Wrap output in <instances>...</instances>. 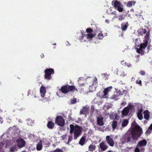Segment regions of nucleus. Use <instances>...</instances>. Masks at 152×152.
Listing matches in <instances>:
<instances>
[{
	"mask_svg": "<svg viewBox=\"0 0 152 152\" xmlns=\"http://www.w3.org/2000/svg\"><path fill=\"white\" fill-rule=\"evenodd\" d=\"M84 81V79L82 77H80L79 78L78 80V83L80 85V87H82L83 86H84L85 88L87 87L88 86L91 87V86H88V85H86L84 84L83 83Z\"/></svg>",
	"mask_w": 152,
	"mask_h": 152,
	"instance_id": "13",
	"label": "nucleus"
},
{
	"mask_svg": "<svg viewBox=\"0 0 152 152\" xmlns=\"http://www.w3.org/2000/svg\"><path fill=\"white\" fill-rule=\"evenodd\" d=\"M106 140L108 144L111 146H113L114 143L113 139L109 136H107L106 137Z\"/></svg>",
	"mask_w": 152,
	"mask_h": 152,
	"instance_id": "12",
	"label": "nucleus"
},
{
	"mask_svg": "<svg viewBox=\"0 0 152 152\" xmlns=\"http://www.w3.org/2000/svg\"><path fill=\"white\" fill-rule=\"evenodd\" d=\"M71 104H73L75 103L76 102V98H74L73 99H71L70 101Z\"/></svg>",
	"mask_w": 152,
	"mask_h": 152,
	"instance_id": "43",
	"label": "nucleus"
},
{
	"mask_svg": "<svg viewBox=\"0 0 152 152\" xmlns=\"http://www.w3.org/2000/svg\"><path fill=\"white\" fill-rule=\"evenodd\" d=\"M45 78L46 80H49L51 79V75L54 74V69L52 68H48L45 70Z\"/></svg>",
	"mask_w": 152,
	"mask_h": 152,
	"instance_id": "6",
	"label": "nucleus"
},
{
	"mask_svg": "<svg viewBox=\"0 0 152 152\" xmlns=\"http://www.w3.org/2000/svg\"><path fill=\"white\" fill-rule=\"evenodd\" d=\"M125 16L124 15H121L118 16V20L119 21L123 20L125 19Z\"/></svg>",
	"mask_w": 152,
	"mask_h": 152,
	"instance_id": "35",
	"label": "nucleus"
},
{
	"mask_svg": "<svg viewBox=\"0 0 152 152\" xmlns=\"http://www.w3.org/2000/svg\"><path fill=\"white\" fill-rule=\"evenodd\" d=\"M148 129L150 130H152V124L150 125Z\"/></svg>",
	"mask_w": 152,
	"mask_h": 152,
	"instance_id": "50",
	"label": "nucleus"
},
{
	"mask_svg": "<svg viewBox=\"0 0 152 152\" xmlns=\"http://www.w3.org/2000/svg\"><path fill=\"white\" fill-rule=\"evenodd\" d=\"M60 91L62 93L65 94L70 91L73 92L74 91H77V89L74 85L69 86L66 85L61 87Z\"/></svg>",
	"mask_w": 152,
	"mask_h": 152,
	"instance_id": "4",
	"label": "nucleus"
},
{
	"mask_svg": "<svg viewBox=\"0 0 152 152\" xmlns=\"http://www.w3.org/2000/svg\"><path fill=\"white\" fill-rule=\"evenodd\" d=\"M17 151L16 147L15 145L12 146L10 149V152H14Z\"/></svg>",
	"mask_w": 152,
	"mask_h": 152,
	"instance_id": "33",
	"label": "nucleus"
},
{
	"mask_svg": "<svg viewBox=\"0 0 152 152\" xmlns=\"http://www.w3.org/2000/svg\"><path fill=\"white\" fill-rule=\"evenodd\" d=\"M125 66H127L128 67H129L130 66H131V64L129 62H125Z\"/></svg>",
	"mask_w": 152,
	"mask_h": 152,
	"instance_id": "46",
	"label": "nucleus"
},
{
	"mask_svg": "<svg viewBox=\"0 0 152 152\" xmlns=\"http://www.w3.org/2000/svg\"><path fill=\"white\" fill-rule=\"evenodd\" d=\"M135 3V1H128L127 4V6L130 7L132 6V4L134 5Z\"/></svg>",
	"mask_w": 152,
	"mask_h": 152,
	"instance_id": "30",
	"label": "nucleus"
},
{
	"mask_svg": "<svg viewBox=\"0 0 152 152\" xmlns=\"http://www.w3.org/2000/svg\"><path fill=\"white\" fill-rule=\"evenodd\" d=\"M135 80V78L134 77H132V80Z\"/></svg>",
	"mask_w": 152,
	"mask_h": 152,
	"instance_id": "54",
	"label": "nucleus"
},
{
	"mask_svg": "<svg viewBox=\"0 0 152 152\" xmlns=\"http://www.w3.org/2000/svg\"><path fill=\"white\" fill-rule=\"evenodd\" d=\"M143 113L145 119L146 120H148L150 117V114L149 111L148 110H145L144 112Z\"/></svg>",
	"mask_w": 152,
	"mask_h": 152,
	"instance_id": "20",
	"label": "nucleus"
},
{
	"mask_svg": "<svg viewBox=\"0 0 152 152\" xmlns=\"http://www.w3.org/2000/svg\"><path fill=\"white\" fill-rule=\"evenodd\" d=\"M40 92L41 97H44L46 92V89L45 87L42 85L40 88Z\"/></svg>",
	"mask_w": 152,
	"mask_h": 152,
	"instance_id": "17",
	"label": "nucleus"
},
{
	"mask_svg": "<svg viewBox=\"0 0 152 152\" xmlns=\"http://www.w3.org/2000/svg\"><path fill=\"white\" fill-rule=\"evenodd\" d=\"M107 20H106V21H107Z\"/></svg>",
	"mask_w": 152,
	"mask_h": 152,
	"instance_id": "58",
	"label": "nucleus"
},
{
	"mask_svg": "<svg viewBox=\"0 0 152 152\" xmlns=\"http://www.w3.org/2000/svg\"><path fill=\"white\" fill-rule=\"evenodd\" d=\"M86 137L85 136H83L82 137L80 140L79 142V144L82 146L84 144L86 140Z\"/></svg>",
	"mask_w": 152,
	"mask_h": 152,
	"instance_id": "25",
	"label": "nucleus"
},
{
	"mask_svg": "<svg viewBox=\"0 0 152 152\" xmlns=\"http://www.w3.org/2000/svg\"><path fill=\"white\" fill-rule=\"evenodd\" d=\"M136 83L139 84L140 86H142V81L141 80H136Z\"/></svg>",
	"mask_w": 152,
	"mask_h": 152,
	"instance_id": "45",
	"label": "nucleus"
},
{
	"mask_svg": "<svg viewBox=\"0 0 152 152\" xmlns=\"http://www.w3.org/2000/svg\"><path fill=\"white\" fill-rule=\"evenodd\" d=\"M111 106V104H109V105H108L107 106V109H109L110 107Z\"/></svg>",
	"mask_w": 152,
	"mask_h": 152,
	"instance_id": "52",
	"label": "nucleus"
},
{
	"mask_svg": "<svg viewBox=\"0 0 152 152\" xmlns=\"http://www.w3.org/2000/svg\"><path fill=\"white\" fill-rule=\"evenodd\" d=\"M130 131L127 132L123 135L121 139V141L122 144L126 143H129L131 141L132 139L133 136Z\"/></svg>",
	"mask_w": 152,
	"mask_h": 152,
	"instance_id": "5",
	"label": "nucleus"
},
{
	"mask_svg": "<svg viewBox=\"0 0 152 152\" xmlns=\"http://www.w3.org/2000/svg\"><path fill=\"white\" fill-rule=\"evenodd\" d=\"M73 138L72 137V135H71V136H69L68 138V141L67 142V143H69V142H71Z\"/></svg>",
	"mask_w": 152,
	"mask_h": 152,
	"instance_id": "42",
	"label": "nucleus"
},
{
	"mask_svg": "<svg viewBox=\"0 0 152 152\" xmlns=\"http://www.w3.org/2000/svg\"><path fill=\"white\" fill-rule=\"evenodd\" d=\"M107 20H106V21H107Z\"/></svg>",
	"mask_w": 152,
	"mask_h": 152,
	"instance_id": "59",
	"label": "nucleus"
},
{
	"mask_svg": "<svg viewBox=\"0 0 152 152\" xmlns=\"http://www.w3.org/2000/svg\"><path fill=\"white\" fill-rule=\"evenodd\" d=\"M118 126L117 122L113 120L112 122V127L113 129H115Z\"/></svg>",
	"mask_w": 152,
	"mask_h": 152,
	"instance_id": "29",
	"label": "nucleus"
},
{
	"mask_svg": "<svg viewBox=\"0 0 152 152\" xmlns=\"http://www.w3.org/2000/svg\"><path fill=\"white\" fill-rule=\"evenodd\" d=\"M142 110L140 109L139 110L137 114V116L138 119L140 120H141L143 118L142 115Z\"/></svg>",
	"mask_w": 152,
	"mask_h": 152,
	"instance_id": "24",
	"label": "nucleus"
},
{
	"mask_svg": "<svg viewBox=\"0 0 152 152\" xmlns=\"http://www.w3.org/2000/svg\"><path fill=\"white\" fill-rule=\"evenodd\" d=\"M118 17H117V16H115L114 17V18H118Z\"/></svg>",
	"mask_w": 152,
	"mask_h": 152,
	"instance_id": "56",
	"label": "nucleus"
},
{
	"mask_svg": "<svg viewBox=\"0 0 152 152\" xmlns=\"http://www.w3.org/2000/svg\"><path fill=\"white\" fill-rule=\"evenodd\" d=\"M43 99L42 100L43 102H48L50 99V97L49 96H47L46 95H44V97H41Z\"/></svg>",
	"mask_w": 152,
	"mask_h": 152,
	"instance_id": "28",
	"label": "nucleus"
},
{
	"mask_svg": "<svg viewBox=\"0 0 152 152\" xmlns=\"http://www.w3.org/2000/svg\"><path fill=\"white\" fill-rule=\"evenodd\" d=\"M31 95L32 98H34L36 100L39 99V95L38 93H37L35 91L29 90L28 91L27 96Z\"/></svg>",
	"mask_w": 152,
	"mask_h": 152,
	"instance_id": "9",
	"label": "nucleus"
},
{
	"mask_svg": "<svg viewBox=\"0 0 152 152\" xmlns=\"http://www.w3.org/2000/svg\"><path fill=\"white\" fill-rule=\"evenodd\" d=\"M93 31V30L91 28H88L86 29V32L89 34L91 33Z\"/></svg>",
	"mask_w": 152,
	"mask_h": 152,
	"instance_id": "38",
	"label": "nucleus"
},
{
	"mask_svg": "<svg viewBox=\"0 0 152 152\" xmlns=\"http://www.w3.org/2000/svg\"><path fill=\"white\" fill-rule=\"evenodd\" d=\"M138 34L140 35H143V34H146L147 30L143 28H141L138 29Z\"/></svg>",
	"mask_w": 152,
	"mask_h": 152,
	"instance_id": "21",
	"label": "nucleus"
},
{
	"mask_svg": "<svg viewBox=\"0 0 152 152\" xmlns=\"http://www.w3.org/2000/svg\"><path fill=\"white\" fill-rule=\"evenodd\" d=\"M55 123L59 126H63L65 125V121L62 116L58 115L55 119Z\"/></svg>",
	"mask_w": 152,
	"mask_h": 152,
	"instance_id": "8",
	"label": "nucleus"
},
{
	"mask_svg": "<svg viewBox=\"0 0 152 152\" xmlns=\"http://www.w3.org/2000/svg\"><path fill=\"white\" fill-rule=\"evenodd\" d=\"M122 76H124V74H123V75H122Z\"/></svg>",
	"mask_w": 152,
	"mask_h": 152,
	"instance_id": "57",
	"label": "nucleus"
},
{
	"mask_svg": "<svg viewBox=\"0 0 152 152\" xmlns=\"http://www.w3.org/2000/svg\"><path fill=\"white\" fill-rule=\"evenodd\" d=\"M3 121L2 118L0 116V123L2 124L3 122Z\"/></svg>",
	"mask_w": 152,
	"mask_h": 152,
	"instance_id": "49",
	"label": "nucleus"
},
{
	"mask_svg": "<svg viewBox=\"0 0 152 152\" xmlns=\"http://www.w3.org/2000/svg\"><path fill=\"white\" fill-rule=\"evenodd\" d=\"M133 136L132 140L136 143V141L140 137L143 133L142 129L139 126L136 124L134 126L130 131Z\"/></svg>",
	"mask_w": 152,
	"mask_h": 152,
	"instance_id": "1",
	"label": "nucleus"
},
{
	"mask_svg": "<svg viewBox=\"0 0 152 152\" xmlns=\"http://www.w3.org/2000/svg\"><path fill=\"white\" fill-rule=\"evenodd\" d=\"M52 44L53 45H56V43H52Z\"/></svg>",
	"mask_w": 152,
	"mask_h": 152,
	"instance_id": "55",
	"label": "nucleus"
},
{
	"mask_svg": "<svg viewBox=\"0 0 152 152\" xmlns=\"http://www.w3.org/2000/svg\"><path fill=\"white\" fill-rule=\"evenodd\" d=\"M118 95H115V94H114L111 97V98L112 99H114L116 98V97H118Z\"/></svg>",
	"mask_w": 152,
	"mask_h": 152,
	"instance_id": "47",
	"label": "nucleus"
},
{
	"mask_svg": "<svg viewBox=\"0 0 152 152\" xmlns=\"http://www.w3.org/2000/svg\"><path fill=\"white\" fill-rule=\"evenodd\" d=\"M42 141L40 140L37 145L36 149L37 151H40L42 150Z\"/></svg>",
	"mask_w": 152,
	"mask_h": 152,
	"instance_id": "26",
	"label": "nucleus"
},
{
	"mask_svg": "<svg viewBox=\"0 0 152 152\" xmlns=\"http://www.w3.org/2000/svg\"><path fill=\"white\" fill-rule=\"evenodd\" d=\"M129 121L127 119H124L122 123V126L124 127L126 126L128 124Z\"/></svg>",
	"mask_w": 152,
	"mask_h": 152,
	"instance_id": "31",
	"label": "nucleus"
},
{
	"mask_svg": "<svg viewBox=\"0 0 152 152\" xmlns=\"http://www.w3.org/2000/svg\"><path fill=\"white\" fill-rule=\"evenodd\" d=\"M145 151V148H140L139 146H136L134 150V152H144Z\"/></svg>",
	"mask_w": 152,
	"mask_h": 152,
	"instance_id": "23",
	"label": "nucleus"
},
{
	"mask_svg": "<svg viewBox=\"0 0 152 152\" xmlns=\"http://www.w3.org/2000/svg\"><path fill=\"white\" fill-rule=\"evenodd\" d=\"M150 31L149 30L148 31H147V32H146V34L145 36V38L146 39V40H147L148 41L149 39V36L150 35Z\"/></svg>",
	"mask_w": 152,
	"mask_h": 152,
	"instance_id": "37",
	"label": "nucleus"
},
{
	"mask_svg": "<svg viewBox=\"0 0 152 152\" xmlns=\"http://www.w3.org/2000/svg\"><path fill=\"white\" fill-rule=\"evenodd\" d=\"M132 107V105H130L128 107H124L121 112L122 115L124 116L127 115L129 114L130 110Z\"/></svg>",
	"mask_w": 152,
	"mask_h": 152,
	"instance_id": "11",
	"label": "nucleus"
},
{
	"mask_svg": "<svg viewBox=\"0 0 152 152\" xmlns=\"http://www.w3.org/2000/svg\"><path fill=\"white\" fill-rule=\"evenodd\" d=\"M96 148V147L95 145H93L92 144H91L88 146V151L93 152Z\"/></svg>",
	"mask_w": 152,
	"mask_h": 152,
	"instance_id": "27",
	"label": "nucleus"
},
{
	"mask_svg": "<svg viewBox=\"0 0 152 152\" xmlns=\"http://www.w3.org/2000/svg\"><path fill=\"white\" fill-rule=\"evenodd\" d=\"M102 75H103L104 76L106 77L107 76H108L107 74L106 73H104L102 74Z\"/></svg>",
	"mask_w": 152,
	"mask_h": 152,
	"instance_id": "51",
	"label": "nucleus"
},
{
	"mask_svg": "<svg viewBox=\"0 0 152 152\" xmlns=\"http://www.w3.org/2000/svg\"><path fill=\"white\" fill-rule=\"evenodd\" d=\"M138 40V39H136L135 40V45L138 47L140 46L139 48H136L137 52L138 53L142 55H143L144 54L145 52L143 50L145 49L146 47L147 46L148 42L147 40L144 39L143 40V43H141L140 46V44H137V42Z\"/></svg>",
	"mask_w": 152,
	"mask_h": 152,
	"instance_id": "3",
	"label": "nucleus"
},
{
	"mask_svg": "<svg viewBox=\"0 0 152 152\" xmlns=\"http://www.w3.org/2000/svg\"><path fill=\"white\" fill-rule=\"evenodd\" d=\"M17 142L18 146L19 148H22L25 145L26 142L25 140L22 138L19 140Z\"/></svg>",
	"mask_w": 152,
	"mask_h": 152,
	"instance_id": "14",
	"label": "nucleus"
},
{
	"mask_svg": "<svg viewBox=\"0 0 152 152\" xmlns=\"http://www.w3.org/2000/svg\"><path fill=\"white\" fill-rule=\"evenodd\" d=\"M70 129V134L72 135L74 133V140H76L81 134L82 132L81 127L77 125L74 126L73 124H70L69 126Z\"/></svg>",
	"mask_w": 152,
	"mask_h": 152,
	"instance_id": "2",
	"label": "nucleus"
},
{
	"mask_svg": "<svg viewBox=\"0 0 152 152\" xmlns=\"http://www.w3.org/2000/svg\"><path fill=\"white\" fill-rule=\"evenodd\" d=\"M104 36L103 34L102 33H100L98 35V38L99 39H102L103 38Z\"/></svg>",
	"mask_w": 152,
	"mask_h": 152,
	"instance_id": "40",
	"label": "nucleus"
},
{
	"mask_svg": "<svg viewBox=\"0 0 152 152\" xmlns=\"http://www.w3.org/2000/svg\"><path fill=\"white\" fill-rule=\"evenodd\" d=\"M87 38L88 39H91L93 38L95 35L92 34H86Z\"/></svg>",
	"mask_w": 152,
	"mask_h": 152,
	"instance_id": "34",
	"label": "nucleus"
},
{
	"mask_svg": "<svg viewBox=\"0 0 152 152\" xmlns=\"http://www.w3.org/2000/svg\"><path fill=\"white\" fill-rule=\"evenodd\" d=\"M104 118L102 117H98L97 120V124L100 126H102L104 125Z\"/></svg>",
	"mask_w": 152,
	"mask_h": 152,
	"instance_id": "16",
	"label": "nucleus"
},
{
	"mask_svg": "<svg viewBox=\"0 0 152 152\" xmlns=\"http://www.w3.org/2000/svg\"><path fill=\"white\" fill-rule=\"evenodd\" d=\"M87 108L86 107H83V109L80 111V113L84 114L86 112Z\"/></svg>",
	"mask_w": 152,
	"mask_h": 152,
	"instance_id": "39",
	"label": "nucleus"
},
{
	"mask_svg": "<svg viewBox=\"0 0 152 152\" xmlns=\"http://www.w3.org/2000/svg\"><path fill=\"white\" fill-rule=\"evenodd\" d=\"M126 104V102H123L121 104V106H124Z\"/></svg>",
	"mask_w": 152,
	"mask_h": 152,
	"instance_id": "48",
	"label": "nucleus"
},
{
	"mask_svg": "<svg viewBox=\"0 0 152 152\" xmlns=\"http://www.w3.org/2000/svg\"><path fill=\"white\" fill-rule=\"evenodd\" d=\"M47 126L50 129H53L54 127L55 123L52 121H49L47 124Z\"/></svg>",
	"mask_w": 152,
	"mask_h": 152,
	"instance_id": "18",
	"label": "nucleus"
},
{
	"mask_svg": "<svg viewBox=\"0 0 152 152\" xmlns=\"http://www.w3.org/2000/svg\"><path fill=\"white\" fill-rule=\"evenodd\" d=\"M96 83H97V79L95 77L93 80V85H95Z\"/></svg>",
	"mask_w": 152,
	"mask_h": 152,
	"instance_id": "44",
	"label": "nucleus"
},
{
	"mask_svg": "<svg viewBox=\"0 0 152 152\" xmlns=\"http://www.w3.org/2000/svg\"><path fill=\"white\" fill-rule=\"evenodd\" d=\"M112 5L115 9L119 12H122L123 10V8L121 7V3L120 1L117 0H113L112 2Z\"/></svg>",
	"mask_w": 152,
	"mask_h": 152,
	"instance_id": "7",
	"label": "nucleus"
},
{
	"mask_svg": "<svg viewBox=\"0 0 152 152\" xmlns=\"http://www.w3.org/2000/svg\"><path fill=\"white\" fill-rule=\"evenodd\" d=\"M147 144V142L145 139H143L142 140L140 141L137 144V146L140 148H144V146H145Z\"/></svg>",
	"mask_w": 152,
	"mask_h": 152,
	"instance_id": "15",
	"label": "nucleus"
},
{
	"mask_svg": "<svg viewBox=\"0 0 152 152\" xmlns=\"http://www.w3.org/2000/svg\"><path fill=\"white\" fill-rule=\"evenodd\" d=\"M40 56L41 57V58H43L44 57V55L43 54H42L41 55H40Z\"/></svg>",
	"mask_w": 152,
	"mask_h": 152,
	"instance_id": "53",
	"label": "nucleus"
},
{
	"mask_svg": "<svg viewBox=\"0 0 152 152\" xmlns=\"http://www.w3.org/2000/svg\"><path fill=\"white\" fill-rule=\"evenodd\" d=\"M53 152H64V151L61 149L59 148H57L55 150H54Z\"/></svg>",
	"mask_w": 152,
	"mask_h": 152,
	"instance_id": "41",
	"label": "nucleus"
},
{
	"mask_svg": "<svg viewBox=\"0 0 152 152\" xmlns=\"http://www.w3.org/2000/svg\"><path fill=\"white\" fill-rule=\"evenodd\" d=\"M139 73L140 75L142 76H148V74L145 72L144 70H140V71Z\"/></svg>",
	"mask_w": 152,
	"mask_h": 152,
	"instance_id": "32",
	"label": "nucleus"
},
{
	"mask_svg": "<svg viewBox=\"0 0 152 152\" xmlns=\"http://www.w3.org/2000/svg\"><path fill=\"white\" fill-rule=\"evenodd\" d=\"M128 23L127 22L122 23L121 25V29L123 31H126L128 26Z\"/></svg>",
	"mask_w": 152,
	"mask_h": 152,
	"instance_id": "19",
	"label": "nucleus"
},
{
	"mask_svg": "<svg viewBox=\"0 0 152 152\" xmlns=\"http://www.w3.org/2000/svg\"><path fill=\"white\" fill-rule=\"evenodd\" d=\"M98 147L99 150L104 151L108 148V146L106 144L105 142L103 141L99 144Z\"/></svg>",
	"mask_w": 152,
	"mask_h": 152,
	"instance_id": "10",
	"label": "nucleus"
},
{
	"mask_svg": "<svg viewBox=\"0 0 152 152\" xmlns=\"http://www.w3.org/2000/svg\"><path fill=\"white\" fill-rule=\"evenodd\" d=\"M72 114L69 113L68 115V118H67L69 121H74V119L71 117Z\"/></svg>",
	"mask_w": 152,
	"mask_h": 152,
	"instance_id": "36",
	"label": "nucleus"
},
{
	"mask_svg": "<svg viewBox=\"0 0 152 152\" xmlns=\"http://www.w3.org/2000/svg\"><path fill=\"white\" fill-rule=\"evenodd\" d=\"M112 88H113L112 86H110L107 87L106 88H105L103 91L104 96H106L108 92L110 91Z\"/></svg>",
	"mask_w": 152,
	"mask_h": 152,
	"instance_id": "22",
	"label": "nucleus"
}]
</instances>
